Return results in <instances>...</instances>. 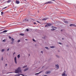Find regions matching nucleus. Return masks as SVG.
<instances>
[{
  "mask_svg": "<svg viewBox=\"0 0 76 76\" xmlns=\"http://www.w3.org/2000/svg\"><path fill=\"white\" fill-rule=\"evenodd\" d=\"M3 42H5V40H3Z\"/></svg>",
  "mask_w": 76,
  "mask_h": 76,
  "instance_id": "obj_32",
  "label": "nucleus"
},
{
  "mask_svg": "<svg viewBox=\"0 0 76 76\" xmlns=\"http://www.w3.org/2000/svg\"><path fill=\"white\" fill-rule=\"evenodd\" d=\"M14 39H13V38H12V41H14Z\"/></svg>",
  "mask_w": 76,
  "mask_h": 76,
  "instance_id": "obj_23",
  "label": "nucleus"
},
{
  "mask_svg": "<svg viewBox=\"0 0 76 76\" xmlns=\"http://www.w3.org/2000/svg\"><path fill=\"white\" fill-rule=\"evenodd\" d=\"M11 1L10 0H8V1H7V3H9L10 2H11Z\"/></svg>",
  "mask_w": 76,
  "mask_h": 76,
  "instance_id": "obj_15",
  "label": "nucleus"
},
{
  "mask_svg": "<svg viewBox=\"0 0 76 76\" xmlns=\"http://www.w3.org/2000/svg\"><path fill=\"white\" fill-rule=\"evenodd\" d=\"M41 53H42H42H43V51H41Z\"/></svg>",
  "mask_w": 76,
  "mask_h": 76,
  "instance_id": "obj_42",
  "label": "nucleus"
},
{
  "mask_svg": "<svg viewBox=\"0 0 76 76\" xmlns=\"http://www.w3.org/2000/svg\"><path fill=\"white\" fill-rule=\"evenodd\" d=\"M56 56L58 58V57H59V56H58V55H56Z\"/></svg>",
  "mask_w": 76,
  "mask_h": 76,
  "instance_id": "obj_41",
  "label": "nucleus"
},
{
  "mask_svg": "<svg viewBox=\"0 0 76 76\" xmlns=\"http://www.w3.org/2000/svg\"><path fill=\"white\" fill-rule=\"evenodd\" d=\"M21 75H22L23 76H27V75L24 76V75H23L22 74H21Z\"/></svg>",
  "mask_w": 76,
  "mask_h": 76,
  "instance_id": "obj_40",
  "label": "nucleus"
},
{
  "mask_svg": "<svg viewBox=\"0 0 76 76\" xmlns=\"http://www.w3.org/2000/svg\"><path fill=\"white\" fill-rule=\"evenodd\" d=\"M33 41L34 42H35V39H33Z\"/></svg>",
  "mask_w": 76,
  "mask_h": 76,
  "instance_id": "obj_31",
  "label": "nucleus"
},
{
  "mask_svg": "<svg viewBox=\"0 0 76 76\" xmlns=\"http://www.w3.org/2000/svg\"><path fill=\"white\" fill-rule=\"evenodd\" d=\"M51 25V24L50 23H47V25H46V26H45V27H46L47 26V27L49 26H50Z\"/></svg>",
  "mask_w": 76,
  "mask_h": 76,
  "instance_id": "obj_4",
  "label": "nucleus"
},
{
  "mask_svg": "<svg viewBox=\"0 0 76 76\" xmlns=\"http://www.w3.org/2000/svg\"><path fill=\"white\" fill-rule=\"evenodd\" d=\"M59 44H60V45H61V44H62V43H60V42H59Z\"/></svg>",
  "mask_w": 76,
  "mask_h": 76,
  "instance_id": "obj_36",
  "label": "nucleus"
},
{
  "mask_svg": "<svg viewBox=\"0 0 76 76\" xmlns=\"http://www.w3.org/2000/svg\"><path fill=\"white\" fill-rule=\"evenodd\" d=\"M28 55H29V56H30V54H28Z\"/></svg>",
  "mask_w": 76,
  "mask_h": 76,
  "instance_id": "obj_49",
  "label": "nucleus"
},
{
  "mask_svg": "<svg viewBox=\"0 0 76 76\" xmlns=\"http://www.w3.org/2000/svg\"><path fill=\"white\" fill-rule=\"evenodd\" d=\"M20 35H21V36H23V35H24V34H20Z\"/></svg>",
  "mask_w": 76,
  "mask_h": 76,
  "instance_id": "obj_21",
  "label": "nucleus"
},
{
  "mask_svg": "<svg viewBox=\"0 0 76 76\" xmlns=\"http://www.w3.org/2000/svg\"><path fill=\"white\" fill-rule=\"evenodd\" d=\"M26 31H29V30H28V28H27L26 29Z\"/></svg>",
  "mask_w": 76,
  "mask_h": 76,
  "instance_id": "obj_25",
  "label": "nucleus"
},
{
  "mask_svg": "<svg viewBox=\"0 0 76 76\" xmlns=\"http://www.w3.org/2000/svg\"><path fill=\"white\" fill-rule=\"evenodd\" d=\"M44 76H47V75H45Z\"/></svg>",
  "mask_w": 76,
  "mask_h": 76,
  "instance_id": "obj_47",
  "label": "nucleus"
},
{
  "mask_svg": "<svg viewBox=\"0 0 76 76\" xmlns=\"http://www.w3.org/2000/svg\"><path fill=\"white\" fill-rule=\"evenodd\" d=\"M7 31V30H4L3 31L4 33H6Z\"/></svg>",
  "mask_w": 76,
  "mask_h": 76,
  "instance_id": "obj_18",
  "label": "nucleus"
},
{
  "mask_svg": "<svg viewBox=\"0 0 76 76\" xmlns=\"http://www.w3.org/2000/svg\"><path fill=\"white\" fill-rule=\"evenodd\" d=\"M20 67H18V69H16L15 71V73H18L21 72Z\"/></svg>",
  "mask_w": 76,
  "mask_h": 76,
  "instance_id": "obj_1",
  "label": "nucleus"
},
{
  "mask_svg": "<svg viewBox=\"0 0 76 76\" xmlns=\"http://www.w3.org/2000/svg\"><path fill=\"white\" fill-rule=\"evenodd\" d=\"M9 38L10 39H11L12 38V37H11L10 36L9 37Z\"/></svg>",
  "mask_w": 76,
  "mask_h": 76,
  "instance_id": "obj_28",
  "label": "nucleus"
},
{
  "mask_svg": "<svg viewBox=\"0 0 76 76\" xmlns=\"http://www.w3.org/2000/svg\"><path fill=\"white\" fill-rule=\"evenodd\" d=\"M74 26L75 27H76V26H75V24H71L70 25V26Z\"/></svg>",
  "mask_w": 76,
  "mask_h": 76,
  "instance_id": "obj_7",
  "label": "nucleus"
},
{
  "mask_svg": "<svg viewBox=\"0 0 76 76\" xmlns=\"http://www.w3.org/2000/svg\"><path fill=\"white\" fill-rule=\"evenodd\" d=\"M4 51H5V49H2L1 50V52H3Z\"/></svg>",
  "mask_w": 76,
  "mask_h": 76,
  "instance_id": "obj_16",
  "label": "nucleus"
},
{
  "mask_svg": "<svg viewBox=\"0 0 76 76\" xmlns=\"http://www.w3.org/2000/svg\"><path fill=\"white\" fill-rule=\"evenodd\" d=\"M66 46L68 47H69V46L68 45H66Z\"/></svg>",
  "mask_w": 76,
  "mask_h": 76,
  "instance_id": "obj_45",
  "label": "nucleus"
},
{
  "mask_svg": "<svg viewBox=\"0 0 76 76\" xmlns=\"http://www.w3.org/2000/svg\"><path fill=\"white\" fill-rule=\"evenodd\" d=\"M15 64H17V58H16V57H15Z\"/></svg>",
  "mask_w": 76,
  "mask_h": 76,
  "instance_id": "obj_6",
  "label": "nucleus"
},
{
  "mask_svg": "<svg viewBox=\"0 0 76 76\" xmlns=\"http://www.w3.org/2000/svg\"><path fill=\"white\" fill-rule=\"evenodd\" d=\"M1 59H2V60L3 61V57H2Z\"/></svg>",
  "mask_w": 76,
  "mask_h": 76,
  "instance_id": "obj_33",
  "label": "nucleus"
},
{
  "mask_svg": "<svg viewBox=\"0 0 76 76\" xmlns=\"http://www.w3.org/2000/svg\"><path fill=\"white\" fill-rule=\"evenodd\" d=\"M3 12H1V15H2V14H3Z\"/></svg>",
  "mask_w": 76,
  "mask_h": 76,
  "instance_id": "obj_30",
  "label": "nucleus"
},
{
  "mask_svg": "<svg viewBox=\"0 0 76 76\" xmlns=\"http://www.w3.org/2000/svg\"><path fill=\"white\" fill-rule=\"evenodd\" d=\"M36 23H34V25H35L36 24Z\"/></svg>",
  "mask_w": 76,
  "mask_h": 76,
  "instance_id": "obj_38",
  "label": "nucleus"
},
{
  "mask_svg": "<svg viewBox=\"0 0 76 76\" xmlns=\"http://www.w3.org/2000/svg\"><path fill=\"white\" fill-rule=\"evenodd\" d=\"M56 68L57 69H58L59 68V65H56Z\"/></svg>",
  "mask_w": 76,
  "mask_h": 76,
  "instance_id": "obj_8",
  "label": "nucleus"
},
{
  "mask_svg": "<svg viewBox=\"0 0 76 76\" xmlns=\"http://www.w3.org/2000/svg\"><path fill=\"white\" fill-rule=\"evenodd\" d=\"M7 7H4V9H5V8H7Z\"/></svg>",
  "mask_w": 76,
  "mask_h": 76,
  "instance_id": "obj_35",
  "label": "nucleus"
},
{
  "mask_svg": "<svg viewBox=\"0 0 76 76\" xmlns=\"http://www.w3.org/2000/svg\"><path fill=\"white\" fill-rule=\"evenodd\" d=\"M10 50V48H8L7 50V51H9V50Z\"/></svg>",
  "mask_w": 76,
  "mask_h": 76,
  "instance_id": "obj_27",
  "label": "nucleus"
},
{
  "mask_svg": "<svg viewBox=\"0 0 76 76\" xmlns=\"http://www.w3.org/2000/svg\"><path fill=\"white\" fill-rule=\"evenodd\" d=\"M64 23H68V22L67 20H65L64 21Z\"/></svg>",
  "mask_w": 76,
  "mask_h": 76,
  "instance_id": "obj_12",
  "label": "nucleus"
},
{
  "mask_svg": "<svg viewBox=\"0 0 76 76\" xmlns=\"http://www.w3.org/2000/svg\"><path fill=\"white\" fill-rule=\"evenodd\" d=\"M25 21H28V20H25Z\"/></svg>",
  "mask_w": 76,
  "mask_h": 76,
  "instance_id": "obj_37",
  "label": "nucleus"
},
{
  "mask_svg": "<svg viewBox=\"0 0 76 76\" xmlns=\"http://www.w3.org/2000/svg\"><path fill=\"white\" fill-rule=\"evenodd\" d=\"M16 2L17 4H19V2L18 1H16Z\"/></svg>",
  "mask_w": 76,
  "mask_h": 76,
  "instance_id": "obj_13",
  "label": "nucleus"
},
{
  "mask_svg": "<svg viewBox=\"0 0 76 76\" xmlns=\"http://www.w3.org/2000/svg\"><path fill=\"white\" fill-rule=\"evenodd\" d=\"M50 72V71H47V72H46L45 74H49Z\"/></svg>",
  "mask_w": 76,
  "mask_h": 76,
  "instance_id": "obj_9",
  "label": "nucleus"
},
{
  "mask_svg": "<svg viewBox=\"0 0 76 76\" xmlns=\"http://www.w3.org/2000/svg\"><path fill=\"white\" fill-rule=\"evenodd\" d=\"M26 41H27L28 39H26Z\"/></svg>",
  "mask_w": 76,
  "mask_h": 76,
  "instance_id": "obj_43",
  "label": "nucleus"
},
{
  "mask_svg": "<svg viewBox=\"0 0 76 76\" xmlns=\"http://www.w3.org/2000/svg\"><path fill=\"white\" fill-rule=\"evenodd\" d=\"M20 40H19L18 41V42H20Z\"/></svg>",
  "mask_w": 76,
  "mask_h": 76,
  "instance_id": "obj_39",
  "label": "nucleus"
},
{
  "mask_svg": "<svg viewBox=\"0 0 76 76\" xmlns=\"http://www.w3.org/2000/svg\"><path fill=\"white\" fill-rule=\"evenodd\" d=\"M14 43V42L12 41V42L11 43V44H13Z\"/></svg>",
  "mask_w": 76,
  "mask_h": 76,
  "instance_id": "obj_26",
  "label": "nucleus"
},
{
  "mask_svg": "<svg viewBox=\"0 0 76 76\" xmlns=\"http://www.w3.org/2000/svg\"><path fill=\"white\" fill-rule=\"evenodd\" d=\"M52 2L51 1H48L47 2H46V3H45V4H52Z\"/></svg>",
  "mask_w": 76,
  "mask_h": 76,
  "instance_id": "obj_5",
  "label": "nucleus"
},
{
  "mask_svg": "<svg viewBox=\"0 0 76 76\" xmlns=\"http://www.w3.org/2000/svg\"><path fill=\"white\" fill-rule=\"evenodd\" d=\"M7 64H5V66H7Z\"/></svg>",
  "mask_w": 76,
  "mask_h": 76,
  "instance_id": "obj_34",
  "label": "nucleus"
},
{
  "mask_svg": "<svg viewBox=\"0 0 76 76\" xmlns=\"http://www.w3.org/2000/svg\"><path fill=\"white\" fill-rule=\"evenodd\" d=\"M15 53H14V54H15Z\"/></svg>",
  "mask_w": 76,
  "mask_h": 76,
  "instance_id": "obj_50",
  "label": "nucleus"
},
{
  "mask_svg": "<svg viewBox=\"0 0 76 76\" xmlns=\"http://www.w3.org/2000/svg\"><path fill=\"white\" fill-rule=\"evenodd\" d=\"M52 28L53 29H51V31H54L56 29V27H55L53 26L52 27Z\"/></svg>",
  "mask_w": 76,
  "mask_h": 76,
  "instance_id": "obj_3",
  "label": "nucleus"
},
{
  "mask_svg": "<svg viewBox=\"0 0 76 76\" xmlns=\"http://www.w3.org/2000/svg\"><path fill=\"white\" fill-rule=\"evenodd\" d=\"M62 39H64V38H63Z\"/></svg>",
  "mask_w": 76,
  "mask_h": 76,
  "instance_id": "obj_46",
  "label": "nucleus"
},
{
  "mask_svg": "<svg viewBox=\"0 0 76 76\" xmlns=\"http://www.w3.org/2000/svg\"><path fill=\"white\" fill-rule=\"evenodd\" d=\"M62 76H67V75L66 74V71H65L64 72V73L62 74Z\"/></svg>",
  "mask_w": 76,
  "mask_h": 76,
  "instance_id": "obj_2",
  "label": "nucleus"
},
{
  "mask_svg": "<svg viewBox=\"0 0 76 76\" xmlns=\"http://www.w3.org/2000/svg\"><path fill=\"white\" fill-rule=\"evenodd\" d=\"M12 72H9V73H8L7 74H8L9 73H12Z\"/></svg>",
  "mask_w": 76,
  "mask_h": 76,
  "instance_id": "obj_44",
  "label": "nucleus"
},
{
  "mask_svg": "<svg viewBox=\"0 0 76 76\" xmlns=\"http://www.w3.org/2000/svg\"><path fill=\"white\" fill-rule=\"evenodd\" d=\"M45 48H46V49H47V50H49V48L48 47H46Z\"/></svg>",
  "mask_w": 76,
  "mask_h": 76,
  "instance_id": "obj_20",
  "label": "nucleus"
},
{
  "mask_svg": "<svg viewBox=\"0 0 76 76\" xmlns=\"http://www.w3.org/2000/svg\"><path fill=\"white\" fill-rule=\"evenodd\" d=\"M51 0L53 1H55V0Z\"/></svg>",
  "mask_w": 76,
  "mask_h": 76,
  "instance_id": "obj_48",
  "label": "nucleus"
},
{
  "mask_svg": "<svg viewBox=\"0 0 76 76\" xmlns=\"http://www.w3.org/2000/svg\"><path fill=\"white\" fill-rule=\"evenodd\" d=\"M41 72H42V71H41V72H40L39 73H36L35 74H36V75L38 74H39V73H41Z\"/></svg>",
  "mask_w": 76,
  "mask_h": 76,
  "instance_id": "obj_24",
  "label": "nucleus"
},
{
  "mask_svg": "<svg viewBox=\"0 0 76 76\" xmlns=\"http://www.w3.org/2000/svg\"><path fill=\"white\" fill-rule=\"evenodd\" d=\"M28 69V68H26L25 69H24V71L26 72V70H27Z\"/></svg>",
  "mask_w": 76,
  "mask_h": 76,
  "instance_id": "obj_11",
  "label": "nucleus"
},
{
  "mask_svg": "<svg viewBox=\"0 0 76 76\" xmlns=\"http://www.w3.org/2000/svg\"><path fill=\"white\" fill-rule=\"evenodd\" d=\"M21 75V74H19L15 75V76H20V75Z\"/></svg>",
  "mask_w": 76,
  "mask_h": 76,
  "instance_id": "obj_10",
  "label": "nucleus"
},
{
  "mask_svg": "<svg viewBox=\"0 0 76 76\" xmlns=\"http://www.w3.org/2000/svg\"><path fill=\"white\" fill-rule=\"evenodd\" d=\"M26 67H27V66L26 65V66H24L23 67V68H26Z\"/></svg>",
  "mask_w": 76,
  "mask_h": 76,
  "instance_id": "obj_22",
  "label": "nucleus"
},
{
  "mask_svg": "<svg viewBox=\"0 0 76 76\" xmlns=\"http://www.w3.org/2000/svg\"><path fill=\"white\" fill-rule=\"evenodd\" d=\"M37 22L38 23H40L39 22V21H37Z\"/></svg>",
  "mask_w": 76,
  "mask_h": 76,
  "instance_id": "obj_29",
  "label": "nucleus"
},
{
  "mask_svg": "<svg viewBox=\"0 0 76 76\" xmlns=\"http://www.w3.org/2000/svg\"><path fill=\"white\" fill-rule=\"evenodd\" d=\"M17 57H18V58H20V54L18 55Z\"/></svg>",
  "mask_w": 76,
  "mask_h": 76,
  "instance_id": "obj_17",
  "label": "nucleus"
},
{
  "mask_svg": "<svg viewBox=\"0 0 76 76\" xmlns=\"http://www.w3.org/2000/svg\"><path fill=\"white\" fill-rule=\"evenodd\" d=\"M47 20V19L46 18H44L43 19H42V20Z\"/></svg>",
  "mask_w": 76,
  "mask_h": 76,
  "instance_id": "obj_14",
  "label": "nucleus"
},
{
  "mask_svg": "<svg viewBox=\"0 0 76 76\" xmlns=\"http://www.w3.org/2000/svg\"><path fill=\"white\" fill-rule=\"evenodd\" d=\"M50 48H54V46H50Z\"/></svg>",
  "mask_w": 76,
  "mask_h": 76,
  "instance_id": "obj_19",
  "label": "nucleus"
}]
</instances>
